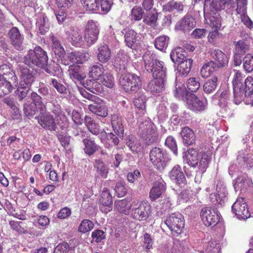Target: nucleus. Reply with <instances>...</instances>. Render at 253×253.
I'll list each match as a JSON object with an SVG mask.
<instances>
[{"label":"nucleus","mask_w":253,"mask_h":253,"mask_svg":"<svg viewBox=\"0 0 253 253\" xmlns=\"http://www.w3.org/2000/svg\"><path fill=\"white\" fill-rule=\"evenodd\" d=\"M143 58L145 69L148 72L152 73L153 78L147 84L146 90L152 94L162 92L165 90L166 85V68L152 55L145 53Z\"/></svg>","instance_id":"1"},{"label":"nucleus","mask_w":253,"mask_h":253,"mask_svg":"<svg viewBox=\"0 0 253 253\" xmlns=\"http://www.w3.org/2000/svg\"><path fill=\"white\" fill-rule=\"evenodd\" d=\"M48 60L47 53L40 46H36L33 50H29L24 57V63L29 66L42 67Z\"/></svg>","instance_id":"2"},{"label":"nucleus","mask_w":253,"mask_h":253,"mask_svg":"<svg viewBox=\"0 0 253 253\" xmlns=\"http://www.w3.org/2000/svg\"><path fill=\"white\" fill-rule=\"evenodd\" d=\"M120 84L127 93H135L141 88L142 81L140 76L132 73L123 74L120 79Z\"/></svg>","instance_id":"3"},{"label":"nucleus","mask_w":253,"mask_h":253,"mask_svg":"<svg viewBox=\"0 0 253 253\" xmlns=\"http://www.w3.org/2000/svg\"><path fill=\"white\" fill-rule=\"evenodd\" d=\"M151 212L150 204L148 202L142 201L133 203L130 217L135 220L145 221L150 216Z\"/></svg>","instance_id":"4"},{"label":"nucleus","mask_w":253,"mask_h":253,"mask_svg":"<svg viewBox=\"0 0 253 253\" xmlns=\"http://www.w3.org/2000/svg\"><path fill=\"white\" fill-rule=\"evenodd\" d=\"M76 136L78 138L81 137L83 138V142H94L97 137H99L100 141L107 142L111 141V142H119V139L113 133H107L105 131H102L98 134H90L89 132L80 130L76 134Z\"/></svg>","instance_id":"5"},{"label":"nucleus","mask_w":253,"mask_h":253,"mask_svg":"<svg viewBox=\"0 0 253 253\" xmlns=\"http://www.w3.org/2000/svg\"><path fill=\"white\" fill-rule=\"evenodd\" d=\"M184 223L183 216L179 212L171 213L165 221V223L170 230L171 234L175 236L182 232Z\"/></svg>","instance_id":"6"},{"label":"nucleus","mask_w":253,"mask_h":253,"mask_svg":"<svg viewBox=\"0 0 253 253\" xmlns=\"http://www.w3.org/2000/svg\"><path fill=\"white\" fill-rule=\"evenodd\" d=\"M138 133L143 139L153 142L157 135L156 126L150 120H146L140 124Z\"/></svg>","instance_id":"7"},{"label":"nucleus","mask_w":253,"mask_h":253,"mask_svg":"<svg viewBox=\"0 0 253 253\" xmlns=\"http://www.w3.org/2000/svg\"><path fill=\"white\" fill-rule=\"evenodd\" d=\"M202 220L206 226H214L220 221V213L212 208H204L200 214Z\"/></svg>","instance_id":"8"},{"label":"nucleus","mask_w":253,"mask_h":253,"mask_svg":"<svg viewBox=\"0 0 253 253\" xmlns=\"http://www.w3.org/2000/svg\"><path fill=\"white\" fill-rule=\"evenodd\" d=\"M232 211L240 219H247L251 216L249 208L244 198H238L232 206Z\"/></svg>","instance_id":"9"},{"label":"nucleus","mask_w":253,"mask_h":253,"mask_svg":"<svg viewBox=\"0 0 253 253\" xmlns=\"http://www.w3.org/2000/svg\"><path fill=\"white\" fill-rule=\"evenodd\" d=\"M65 34L67 39L74 46H79L83 41L82 29L76 26H67L65 29Z\"/></svg>","instance_id":"10"},{"label":"nucleus","mask_w":253,"mask_h":253,"mask_svg":"<svg viewBox=\"0 0 253 253\" xmlns=\"http://www.w3.org/2000/svg\"><path fill=\"white\" fill-rule=\"evenodd\" d=\"M19 74L20 78L21 85L27 84L31 85L36 80L37 71L32 68L26 65L19 66Z\"/></svg>","instance_id":"11"},{"label":"nucleus","mask_w":253,"mask_h":253,"mask_svg":"<svg viewBox=\"0 0 253 253\" xmlns=\"http://www.w3.org/2000/svg\"><path fill=\"white\" fill-rule=\"evenodd\" d=\"M99 30L96 22L93 20L87 22L84 31V39L88 45L96 42L98 38Z\"/></svg>","instance_id":"12"},{"label":"nucleus","mask_w":253,"mask_h":253,"mask_svg":"<svg viewBox=\"0 0 253 253\" xmlns=\"http://www.w3.org/2000/svg\"><path fill=\"white\" fill-rule=\"evenodd\" d=\"M38 123L43 128L50 131H55L57 128L56 124L53 117L45 114L37 117Z\"/></svg>","instance_id":"13"},{"label":"nucleus","mask_w":253,"mask_h":253,"mask_svg":"<svg viewBox=\"0 0 253 253\" xmlns=\"http://www.w3.org/2000/svg\"><path fill=\"white\" fill-rule=\"evenodd\" d=\"M186 104L188 109L197 113L205 110L206 107V104L193 93L189 95Z\"/></svg>","instance_id":"14"},{"label":"nucleus","mask_w":253,"mask_h":253,"mask_svg":"<svg viewBox=\"0 0 253 253\" xmlns=\"http://www.w3.org/2000/svg\"><path fill=\"white\" fill-rule=\"evenodd\" d=\"M8 36L11 44L16 49H20L24 38L21 35L19 29L16 27H13L8 32Z\"/></svg>","instance_id":"15"},{"label":"nucleus","mask_w":253,"mask_h":253,"mask_svg":"<svg viewBox=\"0 0 253 253\" xmlns=\"http://www.w3.org/2000/svg\"><path fill=\"white\" fill-rule=\"evenodd\" d=\"M211 55L214 60L213 63L218 68H223L227 66L229 57L221 50L214 49L211 52Z\"/></svg>","instance_id":"16"},{"label":"nucleus","mask_w":253,"mask_h":253,"mask_svg":"<svg viewBox=\"0 0 253 253\" xmlns=\"http://www.w3.org/2000/svg\"><path fill=\"white\" fill-rule=\"evenodd\" d=\"M166 189V184L163 180L161 181H156L154 183L149 192L150 199L152 201H155L162 196L165 192Z\"/></svg>","instance_id":"17"},{"label":"nucleus","mask_w":253,"mask_h":253,"mask_svg":"<svg viewBox=\"0 0 253 253\" xmlns=\"http://www.w3.org/2000/svg\"><path fill=\"white\" fill-rule=\"evenodd\" d=\"M199 153L195 148H190L185 153L183 160L189 166L195 168L199 162Z\"/></svg>","instance_id":"18"},{"label":"nucleus","mask_w":253,"mask_h":253,"mask_svg":"<svg viewBox=\"0 0 253 253\" xmlns=\"http://www.w3.org/2000/svg\"><path fill=\"white\" fill-rule=\"evenodd\" d=\"M195 26L194 19L190 15H186L177 23L176 28L184 32H188Z\"/></svg>","instance_id":"19"},{"label":"nucleus","mask_w":253,"mask_h":253,"mask_svg":"<svg viewBox=\"0 0 253 253\" xmlns=\"http://www.w3.org/2000/svg\"><path fill=\"white\" fill-rule=\"evenodd\" d=\"M111 123L113 130L120 137H123L124 128L121 116L117 114L111 116Z\"/></svg>","instance_id":"20"},{"label":"nucleus","mask_w":253,"mask_h":253,"mask_svg":"<svg viewBox=\"0 0 253 253\" xmlns=\"http://www.w3.org/2000/svg\"><path fill=\"white\" fill-rule=\"evenodd\" d=\"M0 76L2 77L1 79L13 81V84L17 83V77L9 65L2 64L0 66Z\"/></svg>","instance_id":"21"},{"label":"nucleus","mask_w":253,"mask_h":253,"mask_svg":"<svg viewBox=\"0 0 253 253\" xmlns=\"http://www.w3.org/2000/svg\"><path fill=\"white\" fill-rule=\"evenodd\" d=\"M111 57V50L107 45L103 44L98 46L97 58L101 63L107 62L110 59Z\"/></svg>","instance_id":"22"},{"label":"nucleus","mask_w":253,"mask_h":253,"mask_svg":"<svg viewBox=\"0 0 253 253\" xmlns=\"http://www.w3.org/2000/svg\"><path fill=\"white\" fill-rule=\"evenodd\" d=\"M211 154L210 151L202 152L200 160L198 162L199 163L198 171L200 173L203 174L206 171L211 160Z\"/></svg>","instance_id":"23"},{"label":"nucleus","mask_w":253,"mask_h":253,"mask_svg":"<svg viewBox=\"0 0 253 253\" xmlns=\"http://www.w3.org/2000/svg\"><path fill=\"white\" fill-rule=\"evenodd\" d=\"M171 179L175 180L179 184H186V180L183 172L179 165L174 166L169 172Z\"/></svg>","instance_id":"24"},{"label":"nucleus","mask_w":253,"mask_h":253,"mask_svg":"<svg viewBox=\"0 0 253 253\" xmlns=\"http://www.w3.org/2000/svg\"><path fill=\"white\" fill-rule=\"evenodd\" d=\"M131 209V205L127 199L117 200L114 204V210L120 213L127 215Z\"/></svg>","instance_id":"25"},{"label":"nucleus","mask_w":253,"mask_h":253,"mask_svg":"<svg viewBox=\"0 0 253 253\" xmlns=\"http://www.w3.org/2000/svg\"><path fill=\"white\" fill-rule=\"evenodd\" d=\"M50 39L51 41V49L55 54L59 57L62 56L65 53V50L62 46L58 38L54 35H50Z\"/></svg>","instance_id":"26"},{"label":"nucleus","mask_w":253,"mask_h":253,"mask_svg":"<svg viewBox=\"0 0 253 253\" xmlns=\"http://www.w3.org/2000/svg\"><path fill=\"white\" fill-rule=\"evenodd\" d=\"M88 109L91 112L98 116L104 118L108 115V109L104 104L94 103L88 106Z\"/></svg>","instance_id":"27"},{"label":"nucleus","mask_w":253,"mask_h":253,"mask_svg":"<svg viewBox=\"0 0 253 253\" xmlns=\"http://www.w3.org/2000/svg\"><path fill=\"white\" fill-rule=\"evenodd\" d=\"M37 26L39 28V33L41 35H44L49 30V23L45 13L39 17L36 22Z\"/></svg>","instance_id":"28"},{"label":"nucleus","mask_w":253,"mask_h":253,"mask_svg":"<svg viewBox=\"0 0 253 253\" xmlns=\"http://www.w3.org/2000/svg\"><path fill=\"white\" fill-rule=\"evenodd\" d=\"M94 168L96 169L97 174L101 178H106L107 177L109 169L102 160L96 159L94 164Z\"/></svg>","instance_id":"29"},{"label":"nucleus","mask_w":253,"mask_h":253,"mask_svg":"<svg viewBox=\"0 0 253 253\" xmlns=\"http://www.w3.org/2000/svg\"><path fill=\"white\" fill-rule=\"evenodd\" d=\"M104 71L103 65L98 63L90 68L89 75L90 78L95 80H99L101 78V76L103 75Z\"/></svg>","instance_id":"30"},{"label":"nucleus","mask_w":253,"mask_h":253,"mask_svg":"<svg viewBox=\"0 0 253 253\" xmlns=\"http://www.w3.org/2000/svg\"><path fill=\"white\" fill-rule=\"evenodd\" d=\"M84 123L90 133L94 134L99 133V126L92 118L86 116L84 119Z\"/></svg>","instance_id":"31"},{"label":"nucleus","mask_w":253,"mask_h":253,"mask_svg":"<svg viewBox=\"0 0 253 253\" xmlns=\"http://www.w3.org/2000/svg\"><path fill=\"white\" fill-rule=\"evenodd\" d=\"M184 52H185V51L181 47H178L173 49L170 55L172 61L175 63H177L187 59L183 53Z\"/></svg>","instance_id":"32"},{"label":"nucleus","mask_w":253,"mask_h":253,"mask_svg":"<svg viewBox=\"0 0 253 253\" xmlns=\"http://www.w3.org/2000/svg\"><path fill=\"white\" fill-rule=\"evenodd\" d=\"M193 60L190 58H187L181 62L177 63V69L182 75H187L190 71Z\"/></svg>","instance_id":"33"},{"label":"nucleus","mask_w":253,"mask_h":253,"mask_svg":"<svg viewBox=\"0 0 253 253\" xmlns=\"http://www.w3.org/2000/svg\"><path fill=\"white\" fill-rule=\"evenodd\" d=\"M13 81L1 79L0 78V97L10 93L13 89L11 83Z\"/></svg>","instance_id":"34"},{"label":"nucleus","mask_w":253,"mask_h":253,"mask_svg":"<svg viewBox=\"0 0 253 253\" xmlns=\"http://www.w3.org/2000/svg\"><path fill=\"white\" fill-rule=\"evenodd\" d=\"M218 68L213 61H210L205 64L201 69V74L203 78H208Z\"/></svg>","instance_id":"35"},{"label":"nucleus","mask_w":253,"mask_h":253,"mask_svg":"<svg viewBox=\"0 0 253 253\" xmlns=\"http://www.w3.org/2000/svg\"><path fill=\"white\" fill-rule=\"evenodd\" d=\"M67 57L71 63L73 64H82L86 60L85 54L81 52H70L68 53Z\"/></svg>","instance_id":"36"},{"label":"nucleus","mask_w":253,"mask_h":253,"mask_svg":"<svg viewBox=\"0 0 253 253\" xmlns=\"http://www.w3.org/2000/svg\"><path fill=\"white\" fill-rule=\"evenodd\" d=\"M150 159L154 164L161 163L164 159L162 150L157 147L153 148L150 152Z\"/></svg>","instance_id":"37"},{"label":"nucleus","mask_w":253,"mask_h":253,"mask_svg":"<svg viewBox=\"0 0 253 253\" xmlns=\"http://www.w3.org/2000/svg\"><path fill=\"white\" fill-rule=\"evenodd\" d=\"M184 247L179 241H176L172 245L168 246L163 250V253H184Z\"/></svg>","instance_id":"38"},{"label":"nucleus","mask_w":253,"mask_h":253,"mask_svg":"<svg viewBox=\"0 0 253 253\" xmlns=\"http://www.w3.org/2000/svg\"><path fill=\"white\" fill-rule=\"evenodd\" d=\"M180 135L185 142H193L195 141V135L193 130L188 126L184 127L182 129Z\"/></svg>","instance_id":"39"},{"label":"nucleus","mask_w":253,"mask_h":253,"mask_svg":"<svg viewBox=\"0 0 253 253\" xmlns=\"http://www.w3.org/2000/svg\"><path fill=\"white\" fill-rule=\"evenodd\" d=\"M238 14L241 15L242 22L249 29L253 27V23L247 14V8H240L236 9Z\"/></svg>","instance_id":"40"},{"label":"nucleus","mask_w":253,"mask_h":253,"mask_svg":"<svg viewBox=\"0 0 253 253\" xmlns=\"http://www.w3.org/2000/svg\"><path fill=\"white\" fill-rule=\"evenodd\" d=\"M137 33L134 30H128L125 34V41L126 45L131 48L136 42Z\"/></svg>","instance_id":"41"},{"label":"nucleus","mask_w":253,"mask_h":253,"mask_svg":"<svg viewBox=\"0 0 253 253\" xmlns=\"http://www.w3.org/2000/svg\"><path fill=\"white\" fill-rule=\"evenodd\" d=\"M217 78L215 76L208 80L203 85L204 91L207 93L212 92L217 87Z\"/></svg>","instance_id":"42"},{"label":"nucleus","mask_w":253,"mask_h":253,"mask_svg":"<svg viewBox=\"0 0 253 253\" xmlns=\"http://www.w3.org/2000/svg\"><path fill=\"white\" fill-rule=\"evenodd\" d=\"M81 2L87 11H95L99 8V0H81Z\"/></svg>","instance_id":"43"},{"label":"nucleus","mask_w":253,"mask_h":253,"mask_svg":"<svg viewBox=\"0 0 253 253\" xmlns=\"http://www.w3.org/2000/svg\"><path fill=\"white\" fill-rule=\"evenodd\" d=\"M127 64V59L126 55L118 56L115 59L114 66L120 71L126 70Z\"/></svg>","instance_id":"44"},{"label":"nucleus","mask_w":253,"mask_h":253,"mask_svg":"<svg viewBox=\"0 0 253 253\" xmlns=\"http://www.w3.org/2000/svg\"><path fill=\"white\" fill-rule=\"evenodd\" d=\"M100 204L112 205V196L108 188L104 187L99 199Z\"/></svg>","instance_id":"45"},{"label":"nucleus","mask_w":253,"mask_h":253,"mask_svg":"<svg viewBox=\"0 0 253 253\" xmlns=\"http://www.w3.org/2000/svg\"><path fill=\"white\" fill-rule=\"evenodd\" d=\"M222 37L218 30L210 31L208 35V42L212 45H216Z\"/></svg>","instance_id":"46"},{"label":"nucleus","mask_w":253,"mask_h":253,"mask_svg":"<svg viewBox=\"0 0 253 253\" xmlns=\"http://www.w3.org/2000/svg\"><path fill=\"white\" fill-rule=\"evenodd\" d=\"M164 9L168 11H171L176 10L177 11H182L184 5L181 2L171 0L164 5Z\"/></svg>","instance_id":"47"},{"label":"nucleus","mask_w":253,"mask_h":253,"mask_svg":"<svg viewBox=\"0 0 253 253\" xmlns=\"http://www.w3.org/2000/svg\"><path fill=\"white\" fill-rule=\"evenodd\" d=\"M234 100L236 104H240L244 99L245 91L242 87H233Z\"/></svg>","instance_id":"48"},{"label":"nucleus","mask_w":253,"mask_h":253,"mask_svg":"<svg viewBox=\"0 0 253 253\" xmlns=\"http://www.w3.org/2000/svg\"><path fill=\"white\" fill-rule=\"evenodd\" d=\"M157 20L158 14L156 12L149 11L144 16L143 21L147 25L154 27L156 25Z\"/></svg>","instance_id":"49"},{"label":"nucleus","mask_w":253,"mask_h":253,"mask_svg":"<svg viewBox=\"0 0 253 253\" xmlns=\"http://www.w3.org/2000/svg\"><path fill=\"white\" fill-rule=\"evenodd\" d=\"M169 38L166 36H160L155 41V46L158 49L163 51L166 48L168 44Z\"/></svg>","instance_id":"50"},{"label":"nucleus","mask_w":253,"mask_h":253,"mask_svg":"<svg viewBox=\"0 0 253 253\" xmlns=\"http://www.w3.org/2000/svg\"><path fill=\"white\" fill-rule=\"evenodd\" d=\"M100 80L102 84L108 88H112L115 85L114 78L111 74L106 73L103 75Z\"/></svg>","instance_id":"51"},{"label":"nucleus","mask_w":253,"mask_h":253,"mask_svg":"<svg viewBox=\"0 0 253 253\" xmlns=\"http://www.w3.org/2000/svg\"><path fill=\"white\" fill-rule=\"evenodd\" d=\"M186 86L188 91L192 93L199 89L200 84L196 78H191L187 81Z\"/></svg>","instance_id":"52"},{"label":"nucleus","mask_w":253,"mask_h":253,"mask_svg":"<svg viewBox=\"0 0 253 253\" xmlns=\"http://www.w3.org/2000/svg\"><path fill=\"white\" fill-rule=\"evenodd\" d=\"M44 71L48 74L51 75H55L57 72L59 71L60 65L54 61H51L49 64L47 63L42 67Z\"/></svg>","instance_id":"53"},{"label":"nucleus","mask_w":253,"mask_h":253,"mask_svg":"<svg viewBox=\"0 0 253 253\" xmlns=\"http://www.w3.org/2000/svg\"><path fill=\"white\" fill-rule=\"evenodd\" d=\"M243 68L245 71L248 73L253 71V56L251 54H247L243 59Z\"/></svg>","instance_id":"54"},{"label":"nucleus","mask_w":253,"mask_h":253,"mask_svg":"<svg viewBox=\"0 0 253 253\" xmlns=\"http://www.w3.org/2000/svg\"><path fill=\"white\" fill-rule=\"evenodd\" d=\"M94 227V224L89 219H84L80 223L78 230L82 233H85L91 231Z\"/></svg>","instance_id":"55"},{"label":"nucleus","mask_w":253,"mask_h":253,"mask_svg":"<svg viewBox=\"0 0 253 253\" xmlns=\"http://www.w3.org/2000/svg\"><path fill=\"white\" fill-rule=\"evenodd\" d=\"M245 88L244 90L245 91V95L246 96H250L253 93V77L251 76H248L245 80Z\"/></svg>","instance_id":"56"},{"label":"nucleus","mask_w":253,"mask_h":253,"mask_svg":"<svg viewBox=\"0 0 253 253\" xmlns=\"http://www.w3.org/2000/svg\"><path fill=\"white\" fill-rule=\"evenodd\" d=\"M211 1L210 7L212 11H219L224 9V0H205V2Z\"/></svg>","instance_id":"57"},{"label":"nucleus","mask_w":253,"mask_h":253,"mask_svg":"<svg viewBox=\"0 0 253 253\" xmlns=\"http://www.w3.org/2000/svg\"><path fill=\"white\" fill-rule=\"evenodd\" d=\"M143 14V10L139 6H134L131 11V19L134 21L140 20L142 18Z\"/></svg>","instance_id":"58"},{"label":"nucleus","mask_w":253,"mask_h":253,"mask_svg":"<svg viewBox=\"0 0 253 253\" xmlns=\"http://www.w3.org/2000/svg\"><path fill=\"white\" fill-rule=\"evenodd\" d=\"M234 52L242 55H244L249 49L248 45L242 40L236 42Z\"/></svg>","instance_id":"59"},{"label":"nucleus","mask_w":253,"mask_h":253,"mask_svg":"<svg viewBox=\"0 0 253 253\" xmlns=\"http://www.w3.org/2000/svg\"><path fill=\"white\" fill-rule=\"evenodd\" d=\"M235 74L232 81L233 87H242V81L244 78L243 74L239 70H234Z\"/></svg>","instance_id":"60"},{"label":"nucleus","mask_w":253,"mask_h":253,"mask_svg":"<svg viewBox=\"0 0 253 253\" xmlns=\"http://www.w3.org/2000/svg\"><path fill=\"white\" fill-rule=\"evenodd\" d=\"M192 93L188 91L185 87H176L175 90L174 95L177 98H181L183 100L187 101V98H189V95Z\"/></svg>","instance_id":"61"},{"label":"nucleus","mask_w":253,"mask_h":253,"mask_svg":"<svg viewBox=\"0 0 253 253\" xmlns=\"http://www.w3.org/2000/svg\"><path fill=\"white\" fill-rule=\"evenodd\" d=\"M31 99L33 100V105H35L36 107L40 106L42 111H45L46 107L43 104L42 97L36 92H33L31 94Z\"/></svg>","instance_id":"62"},{"label":"nucleus","mask_w":253,"mask_h":253,"mask_svg":"<svg viewBox=\"0 0 253 253\" xmlns=\"http://www.w3.org/2000/svg\"><path fill=\"white\" fill-rule=\"evenodd\" d=\"M31 87V85L27 84H23L21 85V83L19 84L17 91L18 96L21 100L26 97Z\"/></svg>","instance_id":"63"},{"label":"nucleus","mask_w":253,"mask_h":253,"mask_svg":"<svg viewBox=\"0 0 253 253\" xmlns=\"http://www.w3.org/2000/svg\"><path fill=\"white\" fill-rule=\"evenodd\" d=\"M219 244L215 241H210L205 249V253H217Z\"/></svg>","instance_id":"64"}]
</instances>
